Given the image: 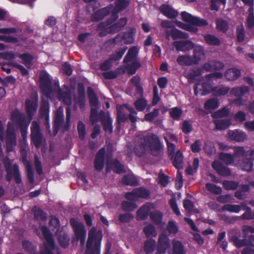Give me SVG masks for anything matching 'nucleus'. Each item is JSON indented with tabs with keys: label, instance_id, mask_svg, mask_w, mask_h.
<instances>
[{
	"label": "nucleus",
	"instance_id": "nucleus-60",
	"mask_svg": "<svg viewBox=\"0 0 254 254\" xmlns=\"http://www.w3.org/2000/svg\"><path fill=\"white\" fill-rule=\"evenodd\" d=\"M182 130L185 133H190L192 130V126L188 121H185L182 123Z\"/></svg>",
	"mask_w": 254,
	"mask_h": 254
},
{
	"label": "nucleus",
	"instance_id": "nucleus-27",
	"mask_svg": "<svg viewBox=\"0 0 254 254\" xmlns=\"http://www.w3.org/2000/svg\"><path fill=\"white\" fill-rule=\"evenodd\" d=\"M224 64L219 61H213L206 63L203 65V69L210 71L212 70H220L223 68Z\"/></svg>",
	"mask_w": 254,
	"mask_h": 254
},
{
	"label": "nucleus",
	"instance_id": "nucleus-58",
	"mask_svg": "<svg viewBox=\"0 0 254 254\" xmlns=\"http://www.w3.org/2000/svg\"><path fill=\"white\" fill-rule=\"evenodd\" d=\"M167 230L170 234H175L178 231V228L173 221H169L167 226Z\"/></svg>",
	"mask_w": 254,
	"mask_h": 254
},
{
	"label": "nucleus",
	"instance_id": "nucleus-2",
	"mask_svg": "<svg viewBox=\"0 0 254 254\" xmlns=\"http://www.w3.org/2000/svg\"><path fill=\"white\" fill-rule=\"evenodd\" d=\"M219 159L226 164L233 163L236 166L239 167L244 171L249 172L252 171L254 160V151H246L243 147L234 148V154L222 153L219 155Z\"/></svg>",
	"mask_w": 254,
	"mask_h": 254
},
{
	"label": "nucleus",
	"instance_id": "nucleus-13",
	"mask_svg": "<svg viewBox=\"0 0 254 254\" xmlns=\"http://www.w3.org/2000/svg\"><path fill=\"white\" fill-rule=\"evenodd\" d=\"M70 222L75 233L76 239L79 240L81 245L83 246L86 234L83 224L74 218L71 219Z\"/></svg>",
	"mask_w": 254,
	"mask_h": 254
},
{
	"label": "nucleus",
	"instance_id": "nucleus-64",
	"mask_svg": "<svg viewBox=\"0 0 254 254\" xmlns=\"http://www.w3.org/2000/svg\"><path fill=\"white\" fill-rule=\"evenodd\" d=\"M34 213L35 217L37 219L44 220L46 218L44 212L39 208H35L34 209Z\"/></svg>",
	"mask_w": 254,
	"mask_h": 254
},
{
	"label": "nucleus",
	"instance_id": "nucleus-39",
	"mask_svg": "<svg viewBox=\"0 0 254 254\" xmlns=\"http://www.w3.org/2000/svg\"><path fill=\"white\" fill-rule=\"evenodd\" d=\"M249 90L247 86H243L241 88H233L231 90V94L236 97H241L244 95L246 92Z\"/></svg>",
	"mask_w": 254,
	"mask_h": 254
},
{
	"label": "nucleus",
	"instance_id": "nucleus-44",
	"mask_svg": "<svg viewBox=\"0 0 254 254\" xmlns=\"http://www.w3.org/2000/svg\"><path fill=\"white\" fill-rule=\"evenodd\" d=\"M63 118V110L60 108L57 111L55 118L54 127H59L60 124Z\"/></svg>",
	"mask_w": 254,
	"mask_h": 254
},
{
	"label": "nucleus",
	"instance_id": "nucleus-5",
	"mask_svg": "<svg viewBox=\"0 0 254 254\" xmlns=\"http://www.w3.org/2000/svg\"><path fill=\"white\" fill-rule=\"evenodd\" d=\"M181 15L183 20L190 25H186L179 22H178L177 25L191 32L195 33L197 31V28L194 26H203L207 25V22L205 20L197 17H193L186 11L183 12Z\"/></svg>",
	"mask_w": 254,
	"mask_h": 254
},
{
	"label": "nucleus",
	"instance_id": "nucleus-51",
	"mask_svg": "<svg viewBox=\"0 0 254 254\" xmlns=\"http://www.w3.org/2000/svg\"><path fill=\"white\" fill-rule=\"evenodd\" d=\"M243 209L246 210V212L242 215V217L244 219H254V214H253L249 207L246 206L244 204Z\"/></svg>",
	"mask_w": 254,
	"mask_h": 254
},
{
	"label": "nucleus",
	"instance_id": "nucleus-31",
	"mask_svg": "<svg viewBox=\"0 0 254 254\" xmlns=\"http://www.w3.org/2000/svg\"><path fill=\"white\" fill-rule=\"evenodd\" d=\"M166 32L168 37L171 36L174 39L188 37L187 34L182 33L174 27H172L171 30H167Z\"/></svg>",
	"mask_w": 254,
	"mask_h": 254
},
{
	"label": "nucleus",
	"instance_id": "nucleus-16",
	"mask_svg": "<svg viewBox=\"0 0 254 254\" xmlns=\"http://www.w3.org/2000/svg\"><path fill=\"white\" fill-rule=\"evenodd\" d=\"M134 30L130 29L127 32L125 33L123 35H119L115 39H113L109 42L115 44H129L134 40Z\"/></svg>",
	"mask_w": 254,
	"mask_h": 254
},
{
	"label": "nucleus",
	"instance_id": "nucleus-45",
	"mask_svg": "<svg viewBox=\"0 0 254 254\" xmlns=\"http://www.w3.org/2000/svg\"><path fill=\"white\" fill-rule=\"evenodd\" d=\"M218 101L215 99L207 101L204 104V107L207 110H214L218 108Z\"/></svg>",
	"mask_w": 254,
	"mask_h": 254
},
{
	"label": "nucleus",
	"instance_id": "nucleus-55",
	"mask_svg": "<svg viewBox=\"0 0 254 254\" xmlns=\"http://www.w3.org/2000/svg\"><path fill=\"white\" fill-rule=\"evenodd\" d=\"M217 27L219 30L225 32L228 28V25L226 21L220 19L217 20Z\"/></svg>",
	"mask_w": 254,
	"mask_h": 254
},
{
	"label": "nucleus",
	"instance_id": "nucleus-6",
	"mask_svg": "<svg viewBox=\"0 0 254 254\" xmlns=\"http://www.w3.org/2000/svg\"><path fill=\"white\" fill-rule=\"evenodd\" d=\"M128 4V1L127 0H119L115 7L113 8V6L107 7L95 12L92 17L93 20H99L111 12L113 20H115L118 18L117 12L125 8Z\"/></svg>",
	"mask_w": 254,
	"mask_h": 254
},
{
	"label": "nucleus",
	"instance_id": "nucleus-53",
	"mask_svg": "<svg viewBox=\"0 0 254 254\" xmlns=\"http://www.w3.org/2000/svg\"><path fill=\"white\" fill-rule=\"evenodd\" d=\"M199 165V160L197 158H195L193 160V164L192 167H188L186 172L188 174L191 175L193 174L196 170L198 167Z\"/></svg>",
	"mask_w": 254,
	"mask_h": 254
},
{
	"label": "nucleus",
	"instance_id": "nucleus-42",
	"mask_svg": "<svg viewBox=\"0 0 254 254\" xmlns=\"http://www.w3.org/2000/svg\"><path fill=\"white\" fill-rule=\"evenodd\" d=\"M123 183L128 185H134L137 184V181L132 174L126 175L123 179Z\"/></svg>",
	"mask_w": 254,
	"mask_h": 254
},
{
	"label": "nucleus",
	"instance_id": "nucleus-22",
	"mask_svg": "<svg viewBox=\"0 0 254 254\" xmlns=\"http://www.w3.org/2000/svg\"><path fill=\"white\" fill-rule=\"evenodd\" d=\"M71 90L67 86H64L62 91L59 93V99L65 104L69 105L71 103Z\"/></svg>",
	"mask_w": 254,
	"mask_h": 254
},
{
	"label": "nucleus",
	"instance_id": "nucleus-21",
	"mask_svg": "<svg viewBox=\"0 0 254 254\" xmlns=\"http://www.w3.org/2000/svg\"><path fill=\"white\" fill-rule=\"evenodd\" d=\"M105 150L104 148L100 149L97 153L94 161L95 168L97 171L103 169L104 165Z\"/></svg>",
	"mask_w": 254,
	"mask_h": 254
},
{
	"label": "nucleus",
	"instance_id": "nucleus-56",
	"mask_svg": "<svg viewBox=\"0 0 254 254\" xmlns=\"http://www.w3.org/2000/svg\"><path fill=\"white\" fill-rule=\"evenodd\" d=\"M88 95L91 104L92 105H96L97 103V99L94 91L91 88H88Z\"/></svg>",
	"mask_w": 254,
	"mask_h": 254
},
{
	"label": "nucleus",
	"instance_id": "nucleus-19",
	"mask_svg": "<svg viewBox=\"0 0 254 254\" xmlns=\"http://www.w3.org/2000/svg\"><path fill=\"white\" fill-rule=\"evenodd\" d=\"M170 243L168 237L164 235L161 234L159 237L158 245L157 247L158 254H162L166 252V250L170 248Z\"/></svg>",
	"mask_w": 254,
	"mask_h": 254
},
{
	"label": "nucleus",
	"instance_id": "nucleus-37",
	"mask_svg": "<svg viewBox=\"0 0 254 254\" xmlns=\"http://www.w3.org/2000/svg\"><path fill=\"white\" fill-rule=\"evenodd\" d=\"M156 242L153 239H149L145 241L144 246V251L147 254H149L154 251Z\"/></svg>",
	"mask_w": 254,
	"mask_h": 254
},
{
	"label": "nucleus",
	"instance_id": "nucleus-47",
	"mask_svg": "<svg viewBox=\"0 0 254 254\" xmlns=\"http://www.w3.org/2000/svg\"><path fill=\"white\" fill-rule=\"evenodd\" d=\"M205 187L206 189L211 192L217 194L221 193L222 191L221 188L211 183L206 184Z\"/></svg>",
	"mask_w": 254,
	"mask_h": 254
},
{
	"label": "nucleus",
	"instance_id": "nucleus-29",
	"mask_svg": "<svg viewBox=\"0 0 254 254\" xmlns=\"http://www.w3.org/2000/svg\"><path fill=\"white\" fill-rule=\"evenodd\" d=\"M173 254H185L186 251L182 242L174 239L172 241Z\"/></svg>",
	"mask_w": 254,
	"mask_h": 254
},
{
	"label": "nucleus",
	"instance_id": "nucleus-34",
	"mask_svg": "<svg viewBox=\"0 0 254 254\" xmlns=\"http://www.w3.org/2000/svg\"><path fill=\"white\" fill-rule=\"evenodd\" d=\"M193 57L195 63L204 59L205 55L202 47L196 46L194 47Z\"/></svg>",
	"mask_w": 254,
	"mask_h": 254
},
{
	"label": "nucleus",
	"instance_id": "nucleus-35",
	"mask_svg": "<svg viewBox=\"0 0 254 254\" xmlns=\"http://www.w3.org/2000/svg\"><path fill=\"white\" fill-rule=\"evenodd\" d=\"M216 128L221 130L227 128L231 124L230 121L225 119H217L214 121Z\"/></svg>",
	"mask_w": 254,
	"mask_h": 254
},
{
	"label": "nucleus",
	"instance_id": "nucleus-10",
	"mask_svg": "<svg viewBox=\"0 0 254 254\" xmlns=\"http://www.w3.org/2000/svg\"><path fill=\"white\" fill-rule=\"evenodd\" d=\"M223 76V74L221 72H217L213 74L208 75L207 76V80L208 82L213 79L221 78ZM213 90V88L210 83H197L194 88V93L196 95L199 94L200 95H204L206 94L211 92Z\"/></svg>",
	"mask_w": 254,
	"mask_h": 254
},
{
	"label": "nucleus",
	"instance_id": "nucleus-14",
	"mask_svg": "<svg viewBox=\"0 0 254 254\" xmlns=\"http://www.w3.org/2000/svg\"><path fill=\"white\" fill-rule=\"evenodd\" d=\"M117 110L118 113V120L119 122H123L126 119V116L125 115V110L128 111L129 112V118L131 122L134 123L136 121V112L129 105H118L117 106Z\"/></svg>",
	"mask_w": 254,
	"mask_h": 254
},
{
	"label": "nucleus",
	"instance_id": "nucleus-25",
	"mask_svg": "<svg viewBox=\"0 0 254 254\" xmlns=\"http://www.w3.org/2000/svg\"><path fill=\"white\" fill-rule=\"evenodd\" d=\"M212 166L220 175L227 176L230 174L229 169L227 167L223 166L221 164L217 161H214L212 164Z\"/></svg>",
	"mask_w": 254,
	"mask_h": 254
},
{
	"label": "nucleus",
	"instance_id": "nucleus-40",
	"mask_svg": "<svg viewBox=\"0 0 254 254\" xmlns=\"http://www.w3.org/2000/svg\"><path fill=\"white\" fill-rule=\"evenodd\" d=\"M143 232L147 238L156 237L157 235L155 228L152 225L145 227L143 229Z\"/></svg>",
	"mask_w": 254,
	"mask_h": 254
},
{
	"label": "nucleus",
	"instance_id": "nucleus-9",
	"mask_svg": "<svg viewBox=\"0 0 254 254\" xmlns=\"http://www.w3.org/2000/svg\"><path fill=\"white\" fill-rule=\"evenodd\" d=\"M138 51L137 47H133L129 50L124 60L125 63L127 64L125 69H124V72H127L129 74H133L135 73L136 69L140 66V64L135 60Z\"/></svg>",
	"mask_w": 254,
	"mask_h": 254
},
{
	"label": "nucleus",
	"instance_id": "nucleus-30",
	"mask_svg": "<svg viewBox=\"0 0 254 254\" xmlns=\"http://www.w3.org/2000/svg\"><path fill=\"white\" fill-rule=\"evenodd\" d=\"M37 99L28 100L26 101V109L29 116H31L37 110Z\"/></svg>",
	"mask_w": 254,
	"mask_h": 254
},
{
	"label": "nucleus",
	"instance_id": "nucleus-52",
	"mask_svg": "<svg viewBox=\"0 0 254 254\" xmlns=\"http://www.w3.org/2000/svg\"><path fill=\"white\" fill-rule=\"evenodd\" d=\"M229 114V111L226 108H224L217 112L214 113L212 116L214 118H222L227 116Z\"/></svg>",
	"mask_w": 254,
	"mask_h": 254
},
{
	"label": "nucleus",
	"instance_id": "nucleus-15",
	"mask_svg": "<svg viewBox=\"0 0 254 254\" xmlns=\"http://www.w3.org/2000/svg\"><path fill=\"white\" fill-rule=\"evenodd\" d=\"M40 85L45 98L47 99L51 98L53 91L51 88V80L49 75L46 72H42L41 73Z\"/></svg>",
	"mask_w": 254,
	"mask_h": 254
},
{
	"label": "nucleus",
	"instance_id": "nucleus-33",
	"mask_svg": "<svg viewBox=\"0 0 254 254\" xmlns=\"http://www.w3.org/2000/svg\"><path fill=\"white\" fill-rule=\"evenodd\" d=\"M177 63L181 65H190L193 63L191 57L188 55L179 56L177 59Z\"/></svg>",
	"mask_w": 254,
	"mask_h": 254
},
{
	"label": "nucleus",
	"instance_id": "nucleus-12",
	"mask_svg": "<svg viewBox=\"0 0 254 254\" xmlns=\"http://www.w3.org/2000/svg\"><path fill=\"white\" fill-rule=\"evenodd\" d=\"M41 230L45 242L44 243V248L41 251V254H53V253L56 252L58 254V250L55 248L53 239L47 228L42 227Z\"/></svg>",
	"mask_w": 254,
	"mask_h": 254
},
{
	"label": "nucleus",
	"instance_id": "nucleus-41",
	"mask_svg": "<svg viewBox=\"0 0 254 254\" xmlns=\"http://www.w3.org/2000/svg\"><path fill=\"white\" fill-rule=\"evenodd\" d=\"M183 205L186 210L190 214L198 212L196 208H194L192 203L188 199L184 200Z\"/></svg>",
	"mask_w": 254,
	"mask_h": 254
},
{
	"label": "nucleus",
	"instance_id": "nucleus-23",
	"mask_svg": "<svg viewBox=\"0 0 254 254\" xmlns=\"http://www.w3.org/2000/svg\"><path fill=\"white\" fill-rule=\"evenodd\" d=\"M174 45L177 51L183 52L190 50L193 47V44L190 41H176Z\"/></svg>",
	"mask_w": 254,
	"mask_h": 254
},
{
	"label": "nucleus",
	"instance_id": "nucleus-63",
	"mask_svg": "<svg viewBox=\"0 0 254 254\" xmlns=\"http://www.w3.org/2000/svg\"><path fill=\"white\" fill-rule=\"evenodd\" d=\"M237 38L239 41H243L244 39V29L242 25L237 27Z\"/></svg>",
	"mask_w": 254,
	"mask_h": 254
},
{
	"label": "nucleus",
	"instance_id": "nucleus-3",
	"mask_svg": "<svg viewBox=\"0 0 254 254\" xmlns=\"http://www.w3.org/2000/svg\"><path fill=\"white\" fill-rule=\"evenodd\" d=\"M161 148V144L156 135L144 132L138 135L135 140L134 151L141 156L146 153L155 155Z\"/></svg>",
	"mask_w": 254,
	"mask_h": 254
},
{
	"label": "nucleus",
	"instance_id": "nucleus-59",
	"mask_svg": "<svg viewBox=\"0 0 254 254\" xmlns=\"http://www.w3.org/2000/svg\"><path fill=\"white\" fill-rule=\"evenodd\" d=\"M59 241L61 246L66 248L69 244V238L64 235H61L58 237Z\"/></svg>",
	"mask_w": 254,
	"mask_h": 254
},
{
	"label": "nucleus",
	"instance_id": "nucleus-50",
	"mask_svg": "<svg viewBox=\"0 0 254 254\" xmlns=\"http://www.w3.org/2000/svg\"><path fill=\"white\" fill-rule=\"evenodd\" d=\"M182 114V110L177 107L172 108L170 111V114L171 117L175 120L179 119Z\"/></svg>",
	"mask_w": 254,
	"mask_h": 254
},
{
	"label": "nucleus",
	"instance_id": "nucleus-32",
	"mask_svg": "<svg viewBox=\"0 0 254 254\" xmlns=\"http://www.w3.org/2000/svg\"><path fill=\"white\" fill-rule=\"evenodd\" d=\"M173 165L177 169H182L183 167V158L182 153L178 151L176 153L174 160Z\"/></svg>",
	"mask_w": 254,
	"mask_h": 254
},
{
	"label": "nucleus",
	"instance_id": "nucleus-4",
	"mask_svg": "<svg viewBox=\"0 0 254 254\" xmlns=\"http://www.w3.org/2000/svg\"><path fill=\"white\" fill-rule=\"evenodd\" d=\"M102 233L93 228L89 231L85 254H100Z\"/></svg>",
	"mask_w": 254,
	"mask_h": 254
},
{
	"label": "nucleus",
	"instance_id": "nucleus-38",
	"mask_svg": "<svg viewBox=\"0 0 254 254\" xmlns=\"http://www.w3.org/2000/svg\"><path fill=\"white\" fill-rule=\"evenodd\" d=\"M246 24L249 28H253L254 26V11L252 6L249 9Z\"/></svg>",
	"mask_w": 254,
	"mask_h": 254
},
{
	"label": "nucleus",
	"instance_id": "nucleus-1",
	"mask_svg": "<svg viewBox=\"0 0 254 254\" xmlns=\"http://www.w3.org/2000/svg\"><path fill=\"white\" fill-rule=\"evenodd\" d=\"M31 121V117L27 120H24L23 117L18 110L14 111L11 114V121L8 123L5 141L8 151H11L16 145L15 131L19 126L24 140L26 138L27 128Z\"/></svg>",
	"mask_w": 254,
	"mask_h": 254
},
{
	"label": "nucleus",
	"instance_id": "nucleus-57",
	"mask_svg": "<svg viewBox=\"0 0 254 254\" xmlns=\"http://www.w3.org/2000/svg\"><path fill=\"white\" fill-rule=\"evenodd\" d=\"M226 0H212L211 4V9L218 10L221 4L225 5Z\"/></svg>",
	"mask_w": 254,
	"mask_h": 254
},
{
	"label": "nucleus",
	"instance_id": "nucleus-26",
	"mask_svg": "<svg viewBox=\"0 0 254 254\" xmlns=\"http://www.w3.org/2000/svg\"><path fill=\"white\" fill-rule=\"evenodd\" d=\"M108 160L109 159L110 156L107 155ZM113 169L117 173H121L124 171V167L118 161H115L114 162H111L108 160L107 163V170L109 171Z\"/></svg>",
	"mask_w": 254,
	"mask_h": 254
},
{
	"label": "nucleus",
	"instance_id": "nucleus-7",
	"mask_svg": "<svg viewBox=\"0 0 254 254\" xmlns=\"http://www.w3.org/2000/svg\"><path fill=\"white\" fill-rule=\"evenodd\" d=\"M149 191L143 188L134 189L131 192L127 193L126 197L130 201L123 202L122 204L123 209L127 211L133 210L136 206L132 201L135 200L138 197L146 198L149 196Z\"/></svg>",
	"mask_w": 254,
	"mask_h": 254
},
{
	"label": "nucleus",
	"instance_id": "nucleus-28",
	"mask_svg": "<svg viewBox=\"0 0 254 254\" xmlns=\"http://www.w3.org/2000/svg\"><path fill=\"white\" fill-rule=\"evenodd\" d=\"M226 78L229 81L237 79L241 75L240 70L236 68H232L228 69L225 74Z\"/></svg>",
	"mask_w": 254,
	"mask_h": 254
},
{
	"label": "nucleus",
	"instance_id": "nucleus-46",
	"mask_svg": "<svg viewBox=\"0 0 254 254\" xmlns=\"http://www.w3.org/2000/svg\"><path fill=\"white\" fill-rule=\"evenodd\" d=\"M134 105L137 110L142 111L147 106V102L143 98L139 99L134 103Z\"/></svg>",
	"mask_w": 254,
	"mask_h": 254
},
{
	"label": "nucleus",
	"instance_id": "nucleus-11",
	"mask_svg": "<svg viewBox=\"0 0 254 254\" xmlns=\"http://www.w3.org/2000/svg\"><path fill=\"white\" fill-rule=\"evenodd\" d=\"M126 18H122L115 24L110 25V23H101L98 26V31L101 36H104L108 33H114L124 26L127 23Z\"/></svg>",
	"mask_w": 254,
	"mask_h": 254
},
{
	"label": "nucleus",
	"instance_id": "nucleus-17",
	"mask_svg": "<svg viewBox=\"0 0 254 254\" xmlns=\"http://www.w3.org/2000/svg\"><path fill=\"white\" fill-rule=\"evenodd\" d=\"M3 163L7 171V179L9 180L12 177H14L17 183H20L21 179L19 177L17 165L15 164L13 166H10L9 161L7 159L4 160Z\"/></svg>",
	"mask_w": 254,
	"mask_h": 254
},
{
	"label": "nucleus",
	"instance_id": "nucleus-18",
	"mask_svg": "<svg viewBox=\"0 0 254 254\" xmlns=\"http://www.w3.org/2000/svg\"><path fill=\"white\" fill-rule=\"evenodd\" d=\"M31 130V137L33 143L35 145L38 147L42 142V137L40 133L39 126L36 122H33Z\"/></svg>",
	"mask_w": 254,
	"mask_h": 254
},
{
	"label": "nucleus",
	"instance_id": "nucleus-48",
	"mask_svg": "<svg viewBox=\"0 0 254 254\" xmlns=\"http://www.w3.org/2000/svg\"><path fill=\"white\" fill-rule=\"evenodd\" d=\"M24 164L25 165L27 172V175L29 180V181L31 183H33L34 182V176H33V173L32 171V166L30 164L29 162L28 161H24Z\"/></svg>",
	"mask_w": 254,
	"mask_h": 254
},
{
	"label": "nucleus",
	"instance_id": "nucleus-8",
	"mask_svg": "<svg viewBox=\"0 0 254 254\" xmlns=\"http://www.w3.org/2000/svg\"><path fill=\"white\" fill-rule=\"evenodd\" d=\"M154 205L146 204L141 207L137 212V218L138 220L145 219L150 214V218L155 223L158 224L162 219V214L160 211H154Z\"/></svg>",
	"mask_w": 254,
	"mask_h": 254
},
{
	"label": "nucleus",
	"instance_id": "nucleus-62",
	"mask_svg": "<svg viewBox=\"0 0 254 254\" xmlns=\"http://www.w3.org/2000/svg\"><path fill=\"white\" fill-rule=\"evenodd\" d=\"M139 81L140 78L138 76H134L130 80L131 83L135 85V88L138 90V92L140 94V95H142L143 93V90L138 86Z\"/></svg>",
	"mask_w": 254,
	"mask_h": 254
},
{
	"label": "nucleus",
	"instance_id": "nucleus-36",
	"mask_svg": "<svg viewBox=\"0 0 254 254\" xmlns=\"http://www.w3.org/2000/svg\"><path fill=\"white\" fill-rule=\"evenodd\" d=\"M244 203H242L240 205L226 204L223 206L222 209L230 212L238 213L241 210V207H244Z\"/></svg>",
	"mask_w": 254,
	"mask_h": 254
},
{
	"label": "nucleus",
	"instance_id": "nucleus-61",
	"mask_svg": "<svg viewBox=\"0 0 254 254\" xmlns=\"http://www.w3.org/2000/svg\"><path fill=\"white\" fill-rule=\"evenodd\" d=\"M18 57L23 61V63L26 64H29L33 61V57L29 54L19 55Z\"/></svg>",
	"mask_w": 254,
	"mask_h": 254
},
{
	"label": "nucleus",
	"instance_id": "nucleus-54",
	"mask_svg": "<svg viewBox=\"0 0 254 254\" xmlns=\"http://www.w3.org/2000/svg\"><path fill=\"white\" fill-rule=\"evenodd\" d=\"M49 106L47 102L43 101L42 105L41 108V112L43 115H45L46 119L47 121L49 122Z\"/></svg>",
	"mask_w": 254,
	"mask_h": 254
},
{
	"label": "nucleus",
	"instance_id": "nucleus-43",
	"mask_svg": "<svg viewBox=\"0 0 254 254\" xmlns=\"http://www.w3.org/2000/svg\"><path fill=\"white\" fill-rule=\"evenodd\" d=\"M102 122L103 124L104 128L106 132L111 133L113 130L112 126V120L110 117H108L106 119H102Z\"/></svg>",
	"mask_w": 254,
	"mask_h": 254
},
{
	"label": "nucleus",
	"instance_id": "nucleus-49",
	"mask_svg": "<svg viewBox=\"0 0 254 254\" xmlns=\"http://www.w3.org/2000/svg\"><path fill=\"white\" fill-rule=\"evenodd\" d=\"M205 40L209 45H218L220 44L219 40L215 36L211 35H206Z\"/></svg>",
	"mask_w": 254,
	"mask_h": 254
},
{
	"label": "nucleus",
	"instance_id": "nucleus-24",
	"mask_svg": "<svg viewBox=\"0 0 254 254\" xmlns=\"http://www.w3.org/2000/svg\"><path fill=\"white\" fill-rule=\"evenodd\" d=\"M160 10L164 15L170 18H175L178 14L176 10L167 4L162 5L160 8Z\"/></svg>",
	"mask_w": 254,
	"mask_h": 254
},
{
	"label": "nucleus",
	"instance_id": "nucleus-20",
	"mask_svg": "<svg viewBox=\"0 0 254 254\" xmlns=\"http://www.w3.org/2000/svg\"><path fill=\"white\" fill-rule=\"evenodd\" d=\"M228 138L230 140L241 142L246 139L247 135L243 131L236 129L229 130L228 133Z\"/></svg>",
	"mask_w": 254,
	"mask_h": 254
}]
</instances>
